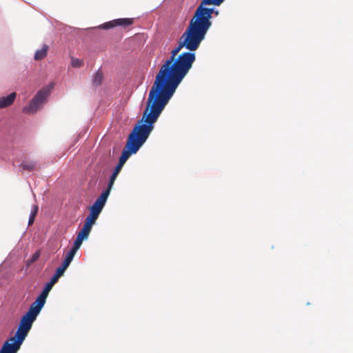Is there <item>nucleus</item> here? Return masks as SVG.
<instances>
[{"label": "nucleus", "mask_w": 353, "mask_h": 353, "mask_svg": "<svg viewBox=\"0 0 353 353\" xmlns=\"http://www.w3.org/2000/svg\"><path fill=\"white\" fill-rule=\"evenodd\" d=\"M223 2L201 1L188 27L180 37L178 46L172 50L170 57L161 66L156 78L176 90L196 60L194 51L199 48L212 25L210 19L214 8L205 6H219Z\"/></svg>", "instance_id": "nucleus-1"}, {"label": "nucleus", "mask_w": 353, "mask_h": 353, "mask_svg": "<svg viewBox=\"0 0 353 353\" xmlns=\"http://www.w3.org/2000/svg\"><path fill=\"white\" fill-rule=\"evenodd\" d=\"M176 89L155 77L149 92L147 107L129 134L119 163L124 165L131 154H135L148 139L154 123L168 104Z\"/></svg>", "instance_id": "nucleus-2"}, {"label": "nucleus", "mask_w": 353, "mask_h": 353, "mask_svg": "<svg viewBox=\"0 0 353 353\" xmlns=\"http://www.w3.org/2000/svg\"><path fill=\"white\" fill-rule=\"evenodd\" d=\"M34 320V318L27 313L23 315L15 335L4 342L0 350V353H17L30 330Z\"/></svg>", "instance_id": "nucleus-3"}, {"label": "nucleus", "mask_w": 353, "mask_h": 353, "mask_svg": "<svg viewBox=\"0 0 353 353\" xmlns=\"http://www.w3.org/2000/svg\"><path fill=\"white\" fill-rule=\"evenodd\" d=\"M48 96V91L46 90H39L30 101L28 106L23 108V112L28 114H33L41 108Z\"/></svg>", "instance_id": "nucleus-4"}, {"label": "nucleus", "mask_w": 353, "mask_h": 353, "mask_svg": "<svg viewBox=\"0 0 353 353\" xmlns=\"http://www.w3.org/2000/svg\"><path fill=\"white\" fill-rule=\"evenodd\" d=\"M109 194L108 191H103L101 195L97 199L93 205L90 207V211L96 212L100 214L102 211L106 201L108 198Z\"/></svg>", "instance_id": "nucleus-5"}, {"label": "nucleus", "mask_w": 353, "mask_h": 353, "mask_svg": "<svg viewBox=\"0 0 353 353\" xmlns=\"http://www.w3.org/2000/svg\"><path fill=\"white\" fill-rule=\"evenodd\" d=\"M46 301L38 296L36 301L33 302L30 305L27 314H28V315H30L31 316L36 319L37 316H38L42 307H43Z\"/></svg>", "instance_id": "nucleus-6"}, {"label": "nucleus", "mask_w": 353, "mask_h": 353, "mask_svg": "<svg viewBox=\"0 0 353 353\" xmlns=\"http://www.w3.org/2000/svg\"><path fill=\"white\" fill-rule=\"evenodd\" d=\"M16 98V93L12 92L7 97L0 98V109L10 106L13 103Z\"/></svg>", "instance_id": "nucleus-7"}, {"label": "nucleus", "mask_w": 353, "mask_h": 353, "mask_svg": "<svg viewBox=\"0 0 353 353\" xmlns=\"http://www.w3.org/2000/svg\"><path fill=\"white\" fill-rule=\"evenodd\" d=\"M49 46L47 44H43L41 49L37 50L34 54V59L37 61L42 60L47 56Z\"/></svg>", "instance_id": "nucleus-8"}, {"label": "nucleus", "mask_w": 353, "mask_h": 353, "mask_svg": "<svg viewBox=\"0 0 353 353\" xmlns=\"http://www.w3.org/2000/svg\"><path fill=\"white\" fill-rule=\"evenodd\" d=\"M99 214L90 211L89 215L85 218L84 225L92 228V225L94 224V223H95L96 220L97 219V218L99 217Z\"/></svg>", "instance_id": "nucleus-9"}, {"label": "nucleus", "mask_w": 353, "mask_h": 353, "mask_svg": "<svg viewBox=\"0 0 353 353\" xmlns=\"http://www.w3.org/2000/svg\"><path fill=\"white\" fill-rule=\"evenodd\" d=\"M117 26L128 27L132 25L134 22V18H121L115 19Z\"/></svg>", "instance_id": "nucleus-10"}, {"label": "nucleus", "mask_w": 353, "mask_h": 353, "mask_svg": "<svg viewBox=\"0 0 353 353\" xmlns=\"http://www.w3.org/2000/svg\"><path fill=\"white\" fill-rule=\"evenodd\" d=\"M91 230H92L91 228L83 224L82 229L77 234V237L81 239L82 241H83L84 239H86L88 237V236L91 232Z\"/></svg>", "instance_id": "nucleus-11"}, {"label": "nucleus", "mask_w": 353, "mask_h": 353, "mask_svg": "<svg viewBox=\"0 0 353 353\" xmlns=\"http://www.w3.org/2000/svg\"><path fill=\"white\" fill-rule=\"evenodd\" d=\"M20 168H22L23 170L31 172L36 169L37 163L34 161H23L20 165Z\"/></svg>", "instance_id": "nucleus-12"}, {"label": "nucleus", "mask_w": 353, "mask_h": 353, "mask_svg": "<svg viewBox=\"0 0 353 353\" xmlns=\"http://www.w3.org/2000/svg\"><path fill=\"white\" fill-rule=\"evenodd\" d=\"M103 81V73L101 70H98L94 75L92 79V83L95 86H99L101 84Z\"/></svg>", "instance_id": "nucleus-13"}, {"label": "nucleus", "mask_w": 353, "mask_h": 353, "mask_svg": "<svg viewBox=\"0 0 353 353\" xmlns=\"http://www.w3.org/2000/svg\"><path fill=\"white\" fill-rule=\"evenodd\" d=\"M52 286H53V285H52V284H50L49 283H48L45 285V287H44V288H43V290L42 292H41V294L39 296V297H40L41 299H43L44 301H46V298H47V296H48V293H49V292L51 290V289H52Z\"/></svg>", "instance_id": "nucleus-14"}, {"label": "nucleus", "mask_w": 353, "mask_h": 353, "mask_svg": "<svg viewBox=\"0 0 353 353\" xmlns=\"http://www.w3.org/2000/svg\"><path fill=\"white\" fill-rule=\"evenodd\" d=\"M40 256V252L39 250L34 252L31 257L26 261V265L28 267L30 266L34 262L38 260V259Z\"/></svg>", "instance_id": "nucleus-15"}, {"label": "nucleus", "mask_w": 353, "mask_h": 353, "mask_svg": "<svg viewBox=\"0 0 353 353\" xmlns=\"http://www.w3.org/2000/svg\"><path fill=\"white\" fill-rule=\"evenodd\" d=\"M117 26V21L114 20L104 23L101 26H100V28L102 29L108 30L110 28H113L114 27Z\"/></svg>", "instance_id": "nucleus-16"}, {"label": "nucleus", "mask_w": 353, "mask_h": 353, "mask_svg": "<svg viewBox=\"0 0 353 353\" xmlns=\"http://www.w3.org/2000/svg\"><path fill=\"white\" fill-rule=\"evenodd\" d=\"M117 176H118L117 174L112 172V175H111L110 178V181H109L108 188L105 190V191H108L109 194H110L111 189H112V186L114 185V183Z\"/></svg>", "instance_id": "nucleus-17"}, {"label": "nucleus", "mask_w": 353, "mask_h": 353, "mask_svg": "<svg viewBox=\"0 0 353 353\" xmlns=\"http://www.w3.org/2000/svg\"><path fill=\"white\" fill-rule=\"evenodd\" d=\"M72 66L74 68H80L83 66V62L82 60L77 58H72L71 61Z\"/></svg>", "instance_id": "nucleus-18"}, {"label": "nucleus", "mask_w": 353, "mask_h": 353, "mask_svg": "<svg viewBox=\"0 0 353 353\" xmlns=\"http://www.w3.org/2000/svg\"><path fill=\"white\" fill-rule=\"evenodd\" d=\"M83 241H82L81 239H80L78 237H77V239H75V241L74 242V244H73V246H72L71 250H73V251H75L77 252V250L81 247Z\"/></svg>", "instance_id": "nucleus-19"}, {"label": "nucleus", "mask_w": 353, "mask_h": 353, "mask_svg": "<svg viewBox=\"0 0 353 353\" xmlns=\"http://www.w3.org/2000/svg\"><path fill=\"white\" fill-rule=\"evenodd\" d=\"M76 252L70 250L68 253L65 259L67 260H69L70 261H72L74 255L76 254Z\"/></svg>", "instance_id": "nucleus-20"}, {"label": "nucleus", "mask_w": 353, "mask_h": 353, "mask_svg": "<svg viewBox=\"0 0 353 353\" xmlns=\"http://www.w3.org/2000/svg\"><path fill=\"white\" fill-rule=\"evenodd\" d=\"M65 270L63 269L61 267H59L57 270H56V272H55V274L54 275L59 276V278L63 275L64 272H65Z\"/></svg>", "instance_id": "nucleus-21"}, {"label": "nucleus", "mask_w": 353, "mask_h": 353, "mask_svg": "<svg viewBox=\"0 0 353 353\" xmlns=\"http://www.w3.org/2000/svg\"><path fill=\"white\" fill-rule=\"evenodd\" d=\"M39 207L37 205H34L31 210L30 216H36L38 212Z\"/></svg>", "instance_id": "nucleus-22"}, {"label": "nucleus", "mask_w": 353, "mask_h": 353, "mask_svg": "<svg viewBox=\"0 0 353 353\" xmlns=\"http://www.w3.org/2000/svg\"><path fill=\"white\" fill-rule=\"evenodd\" d=\"M70 263H71V261H70L69 260H67L66 259H64V260L60 267H61L63 269H64L65 270L70 265Z\"/></svg>", "instance_id": "nucleus-23"}, {"label": "nucleus", "mask_w": 353, "mask_h": 353, "mask_svg": "<svg viewBox=\"0 0 353 353\" xmlns=\"http://www.w3.org/2000/svg\"><path fill=\"white\" fill-rule=\"evenodd\" d=\"M70 263H71V261H70L69 260H67L66 259H64V260L60 267H61L63 269H64L65 270L70 265Z\"/></svg>", "instance_id": "nucleus-24"}, {"label": "nucleus", "mask_w": 353, "mask_h": 353, "mask_svg": "<svg viewBox=\"0 0 353 353\" xmlns=\"http://www.w3.org/2000/svg\"><path fill=\"white\" fill-rule=\"evenodd\" d=\"M123 166V164H121L120 163H119L117 164V165L115 167L113 172L119 174Z\"/></svg>", "instance_id": "nucleus-25"}, {"label": "nucleus", "mask_w": 353, "mask_h": 353, "mask_svg": "<svg viewBox=\"0 0 353 353\" xmlns=\"http://www.w3.org/2000/svg\"><path fill=\"white\" fill-rule=\"evenodd\" d=\"M59 277L56 276V275H53L52 277L50 279V281L48 282L50 284H52V285H54L59 280Z\"/></svg>", "instance_id": "nucleus-26"}, {"label": "nucleus", "mask_w": 353, "mask_h": 353, "mask_svg": "<svg viewBox=\"0 0 353 353\" xmlns=\"http://www.w3.org/2000/svg\"><path fill=\"white\" fill-rule=\"evenodd\" d=\"M35 216H30L29 221H28V225H32L34 221Z\"/></svg>", "instance_id": "nucleus-27"}, {"label": "nucleus", "mask_w": 353, "mask_h": 353, "mask_svg": "<svg viewBox=\"0 0 353 353\" xmlns=\"http://www.w3.org/2000/svg\"><path fill=\"white\" fill-rule=\"evenodd\" d=\"M219 10H214V13H213V14H214L215 16L219 15Z\"/></svg>", "instance_id": "nucleus-28"}]
</instances>
